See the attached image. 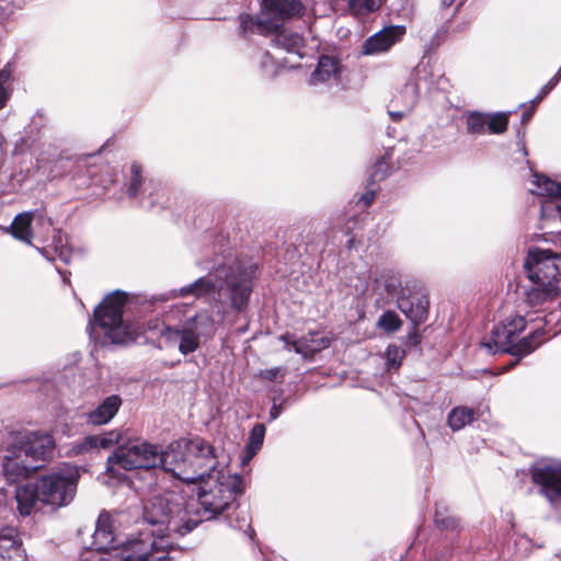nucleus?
Masks as SVG:
<instances>
[{
    "mask_svg": "<svg viewBox=\"0 0 561 561\" xmlns=\"http://www.w3.org/2000/svg\"><path fill=\"white\" fill-rule=\"evenodd\" d=\"M117 445L106 459V471H114V466L124 470L160 468L172 474L175 479L188 478L185 473L192 468H201V465L209 466L213 461L208 440L204 437L183 436L172 440L163 448L141 438L128 439L123 443L122 434L110 431L103 434L87 435L75 442L71 451L73 455L108 449Z\"/></svg>",
    "mask_w": 561,
    "mask_h": 561,
    "instance_id": "obj_1",
    "label": "nucleus"
},
{
    "mask_svg": "<svg viewBox=\"0 0 561 561\" xmlns=\"http://www.w3.org/2000/svg\"><path fill=\"white\" fill-rule=\"evenodd\" d=\"M187 510V503L175 493L150 497L142 507L146 527L126 540L115 556L119 561H168L170 533L184 536L197 527L198 519L191 517Z\"/></svg>",
    "mask_w": 561,
    "mask_h": 561,
    "instance_id": "obj_2",
    "label": "nucleus"
},
{
    "mask_svg": "<svg viewBox=\"0 0 561 561\" xmlns=\"http://www.w3.org/2000/svg\"><path fill=\"white\" fill-rule=\"evenodd\" d=\"M213 461L209 466L201 465V468H192L185 474L194 479H180L187 484H197V500L181 495L187 503L191 517L198 519L197 526L203 520L216 519L232 507L237 499L244 493V479L239 473H230L225 468H218V459L215 447L208 442ZM169 493H174L170 491Z\"/></svg>",
    "mask_w": 561,
    "mask_h": 561,
    "instance_id": "obj_3",
    "label": "nucleus"
},
{
    "mask_svg": "<svg viewBox=\"0 0 561 561\" xmlns=\"http://www.w3.org/2000/svg\"><path fill=\"white\" fill-rule=\"evenodd\" d=\"M257 270L259 267L254 263L238 262L217 271V275L224 274L221 284H218L210 275L201 276L188 285L173 289L171 297L185 298L192 296L195 299H202L213 296L216 291H222L229 298L231 310L243 313L249 308Z\"/></svg>",
    "mask_w": 561,
    "mask_h": 561,
    "instance_id": "obj_4",
    "label": "nucleus"
},
{
    "mask_svg": "<svg viewBox=\"0 0 561 561\" xmlns=\"http://www.w3.org/2000/svg\"><path fill=\"white\" fill-rule=\"evenodd\" d=\"M56 449L54 437L41 431L20 435L7 449L2 459V472L10 482L25 479L53 459Z\"/></svg>",
    "mask_w": 561,
    "mask_h": 561,
    "instance_id": "obj_5",
    "label": "nucleus"
},
{
    "mask_svg": "<svg viewBox=\"0 0 561 561\" xmlns=\"http://www.w3.org/2000/svg\"><path fill=\"white\" fill-rule=\"evenodd\" d=\"M139 298L116 289L108 294L93 310L89 327L94 324L104 330L105 340L112 344L125 345L136 340V332L123 319L125 308H129Z\"/></svg>",
    "mask_w": 561,
    "mask_h": 561,
    "instance_id": "obj_6",
    "label": "nucleus"
},
{
    "mask_svg": "<svg viewBox=\"0 0 561 561\" xmlns=\"http://www.w3.org/2000/svg\"><path fill=\"white\" fill-rule=\"evenodd\" d=\"M78 467L59 469L39 478L42 504L53 511L70 505L78 491L80 479Z\"/></svg>",
    "mask_w": 561,
    "mask_h": 561,
    "instance_id": "obj_7",
    "label": "nucleus"
},
{
    "mask_svg": "<svg viewBox=\"0 0 561 561\" xmlns=\"http://www.w3.org/2000/svg\"><path fill=\"white\" fill-rule=\"evenodd\" d=\"M124 187L128 199L144 209L150 210L165 206L167 198L163 187L160 183L147 179L144 175L142 165L138 162L130 164Z\"/></svg>",
    "mask_w": 561,
    "mask_h": 561,
    "instance_id": "obj_8",
    "label": "nucleus"
},
{
    "mask_svg": "<svg viewBox=\"0 0 561 561\" xmlns=\"http://www.w3.org/2000/svg\"><path fill=\"white\" fill-rule=\"evenodd\" d=\"M543 334V328H539L515 341L507 329L502 323H497L493 325L489 340L483 341L481 345L493 355L510 354L512 356L525 357L540 346V339Z\"/></svg>",
    "mask_w": 561,
    "mask_h": 561,
    "instance_id": "obj_9",
    "label": "nucleus"
},
{
    "mask_svg": "<svg viewBox=\"0 0 561 561\" xmlns=\"http://www.w3.org/2000/svg\"><path fill=\"white\" fill-rule=\"evenodd\" d=\"M524 267L530 283H540L541 286L561 285L560 268L551 250H530Z\"/></svg>",
    "mask_w": 561,
    "mask_h": 561,
    "instance_id": "obj_10",
    "label": "nucleus"
},
{
    "mask_svg": "<svg viewBox=\"0 0 561 561\" xmlns=\"http://www.w3.org/2000/svg\"><path fill=\"white\" fill-rule=\"evenodd\" d=\"M531 480L552 504H561V462H537L530 468Z\"/></svg>",
    "mask_w": 561,
    "mask_h": 561,
    "instance_id": "obj_11",
    "label": "nucleus"
},
{
    "mask_svg": "<svg viewBox=\"0 0 561 561\" xmlns=\"http://www.w3.org/2000/svg\"><path fill=\"white\" fill-rule=\"evenodd\" d=\"M304 11L301 0H263L262 13L272 33L278 31L285 21L302 15Z\"/></svg>",
    "mask_w": 561,
    "mask_h": 561,
    "instance_id": "obj_12",
    "label": "nucleus"
},
{
    "mask_svg": "<svg viewBox=\"0 0 561 561\" xmlns=\"http://www.w3.org/2000/svg\"><path fill=\"white\" fill-rule=\"evenodd\" d=\"M159 334L169 345L178 343V350L183 356L193 354L201 347V337L184 322L182 325L162 323Z\"/></svg>",
    "mask_w": 561,
    "mask_h": 561,
    "instance_id": "obj_13",
    "label": "nucleus"
},
{
    "mask_svg": "<svg viewBox=\"0 0 561 561\" xmlns=\"http://www.w3.org/2000/svg\"><path fill=\"white\" fill-rule=\"evenodd\" d=\"M405 34V26L390 25L366 38L362 45L363 55H375L387 51Z\"/></svg>",
    "mask_w": 561,
    "mask_h": 561,
    "instance_id": "obj_14",
    "label": "nucleus"
},
{
    "mask_svg": "<svg viewBox=\"0 0 561 561\" xmlns=\"http://www.w3.org/2000/svg\"><path fill=\"white\" fill-rule=\"evenodd\" d=\"M124 543L126 541H118L113 534L111 516L105 512L101 513L92 535L91 548L98 552L121 551Z\"/></svg>",
    "mask_w": 561,
    "mask_h": 561,
    "instance_id": "obj_15",
    "label": "nucleus"
},
{
    "mask_svg": "<svg viewBox=\"0 0 561 561\" xmlns=\"http://www.w3.org/2000/svg\"><path fill=\"white\" fill-rule=\"evenodd\" d=\"M397 306L411 324L420 325L428 317L430 301L426 295H412L409 290L405 295L398 296Z\"/></svg>",
    "mask_w": 561,
    "mask_h": 561,
    "instance_id": "obj_16",
    "label": "nucleus"
},
{
    "mask_svg": "<svg viewBox=\"0 0 561 561\" xmlns=\"http://www.w3.org/2000/svg\"><path fill=\"white\" fill-rule=\"evenodd\" d=\"M16 508L21 516H30L38 502L42 503V490L39 479L35 482H26L15 488Z\"/></svg>",
    "mask_w": 561,
    "mask_h": 561,
    "instance_id": "obj_17",
    "label": "nucleus"
},
{
    "mask_svg": "<svg viewBox=\"0 0 561 561\" xmlns=\"http://www.w3.org/2000/svg\"><path fill=\"white\" fill-rule=\"evenodd\" d=\"M377 288H382L389 296L405 295L409 289L402 286V275L396 268H383L375 277Z\"/></svg>",
    "mask_w": 561,
    "mask_h": 561,
    "instance_id": "obj_18",
    "label": "nucleus"
},
{
    "mask_svg": "<svg viewBox=\"0 0 561 561\" xmlns=\"http://www.w3.org/2000/svg\"><path fill=\"white\" fill-rule=\"evenodd\" d=\"M121 405V397L111 394L88 414V422L93 425L107 424L116 415Z\"/></svg>",
    "mask_w": 561,
    "mask_h": 561,
    "instance_id": "obj_19",
    "label": "nucleus"
},
{
    "mask_svg": "<svg viewBox=\"0 0 561 561\" xmlns=\"http://www.w3.org/2000/svg\"><path fill=\"white\" fill-rule=\"evenodd\" d=\"M341 71L340 61L331 56L322 55L319 57L314 70L309 78L310 85H318L327 82L331 77H337Z\"/></svg>",
    "mask_w": 561,
    "mask_h": 561,
    "instance_id": "obj_20",
    "label": "nucleus"
},
{
    "mask_svg": "<svg viewBox=\"0 0 561 561\" xmlns=\"http://www.w3.org/2000/svg\"><path fill=\"white\" fill-rule=\"evenodd\" d=\"M561 296V285L541 286L540 283H531L525 290V302L529 307H538Z\"/></svg>",
    "mask_w": 561,
    "mask_h": 561,
    "instance_id": "obj_21",
    "label": "nucleus"
},
{
    "mask_svg": "<svg viewBox=\"0 0 561 561\" xmlns=\"http://www.w3.org/2000/svg\"><path fill=\"white\" fill-rule=\"evenodd\" d=\"M33 211H25L18 214L12 224L5 228V231H9L11 236L26 244H32V219H33Z\"/></svg>",
    "mask_w": 561,
    "mask_h": 561,
    "instance_id": "obj_22",
    "label": "nucleus"
},
{
    "mask_svg": "<svg viewBox=\"0 0 561 561\" xmlns=\"http://www.w3.org/2000/svg\"><path fill=\"white\" fill-rule=\"evenodd\" d=\"M186 323L192 330L202 337H209L215 330V319L207 310H201L194 316L185 319Z\"/></svg>",
    "mask_w": 561,
    "mask_h": 561,
    "instance_id": "obj_23",
    "label": "nucleus"
},
{
    "mask_svg": "<svg viewBox=\"0 0 561 561\" xmlns=\"http://www.w3.org/2000/svg\"><path fill=\"white\" fill-rule=\"evenodd\" d=\"M473 420V409L466 405L455 407L447 414V425L453 432L462 430L466 425L472 423Z\"/></svg>",
    "mask_w": 561,
    "mask_h": 561,
    "instance_id": "obj_24",
    "label": "nucleus"
},
{
    "mask_svg": "<svg viewBox=\"0 0 561 561\" xmlns=\"http://www.w3.org/2000/svg\"><path fill=\"white\" fill-rule=\"evenodd\" d=\"M249 33H259L263 35L272 33L267 25L266 16H264L262 12L255 18L249 14L240 16V34L242 36H247Z\"/></svg>",
    "mask_w": 561,
    "mask_h": 561,
    "instance_id": "obj_25",
    "label": "nucleus"
},
{
    "mask_svg": "<svg viewBox=\"0 0 561 561\" xmlns=\"http://www.w3.org/2000/svg\"><path fill=\"white\" fill-rule=\"evenodd\" d=\"M275 35L272 39V44L277 47L284 49L289 54H299V49L302 44V37L295 32H274Z\"/></svg>",
    "mask_w": 561,
    "mask_h": 561,
    "instance_id": "obj_26",
    "label": "nucleus"
},
{
    "mask_svg": "<svg viewBox=\"0 0 561 561\" xmlns=\"http://www.w3.org/2000/svg\"><path fill=\"white\" fill-rule=\"evenodd\" d=\"M461 119L465 122L468 135L481 136L486 131V113L480 111H467L462 114Z\"/></svg>",
    "mask_w": 561,
    "mask_h": 561,
    "instance_id": "obj_27",
    "label": "nucleus"
},
{
    "mask_svg": "<svg viewBox=\"0 0 561 561\" xmlns=\"http://www.w3.org/2000/svg\"><path fill=\"white\" fill-rule=\"evenodd\" d=\"M266 427L263 423H256L250 431L245 445V458L252 459L262 448L265 438Z\"/></svg>",
    "mask_w": 561,
    "mask_h": 561,
    "instance_id": "obj_28",
    "label": "nucleus"
},
{
    "mask_svg": "<svg viewBox=\"0 0 561 561\" xmlns=\"http://www.w3.org/2000/svg\"><path fill=\"white\" fill-rule=\"evenodd\" d=\"M533 184L537 187V193L546 195L549 198L561 197V183L552 181L545 174L534 173Z\"/></svg>",
    "mask_w": 561,
    "mask_h": 561,
    "instance_id": "obj_29",
    "label": "nucleus"
},
{
    "mask_svg": "<svg viewBox=\"0 0 561 561\" xmlns=\"http://www.w3.org/2000/svg\"><path fill=\"white\" fill-rule=\"evenodd\" d=\"M434 523L442 530H455L459 526V519L451 515L443 502L435 504Z\"/></svg>",
    "mask_w": 561,
    "mask_h": 561,
    "instance_id": "obj_30",
    "label": "nucleus"
},
{
    "mask_svg": "<svg viewBox=\"0 0 561 561\" xmlns=\"http://www.w3.org/2000/svg\"><path fill=\"white\" fill-rule=\"evenodd\" d=\"M390 153L387 150L383 156L379 157L374 165L370 168L369 175H368V186H374L381 181H383L388 174H389V160H390Z\"/></svg>",
    "mask_w": 561,
    "mask_h": 561,
    "instance_id": "obj_31",
    "label": "nucleus"
},
{
    "mask_svg": "<svg viewBox=\"0 0 561 561\" xmlns=\"http://www.w3.org/2000/svg\"><path fill=\"white\" fill-rule=\"evenodd\" d=\"M511 112L486 113V130L490 134L500 135L506 131Z\"/></svg>",
    "mask_w": 561,
    "mask_h": 561,
    "instance_id": "obj_32",
    "label": "nucleus"
},
{
    "mask_svg": "<svg viewBox=\"0 0 561 561\" xmlns=\"http://www.w3.org/2000/svg\"><path fill=\"white\" fill-rule=\"evenodd\" d=\"M553 218L557 222V230H561V197L548 198L541 204V220Z\"/></svg>",
    "mask_w": 561,
    "mask_h": 561,
    "instance_id": "obj_33",
    "label": "nucleus"
},
{
    "mask_svg": "<svg viewBox=\"0 0 561 561\" xmlns=\"http://www.w3.org/2000/svg\"><path fill=\"white\" fill-rule=\"evenodd\" d=\"M383 356L387 371H397L402 365L405 351L399 345L389 344Z\"/></svg>",
    "mask_w": 561,
    "mask_h": 561,
    "instance_id": "obj_34",
    "label": "nucleus"
},
{
    "mask_svg": "<svg viewBox=\"0 0 561 561\" xmlns=\"http://www.w3.org/2000/svg\"><path fill=\"white\" fill-rule=\"evenodd\" d=\"M377 328L386 333H394L402 327V320L393 310H385L377 320Z\"/></svg>",
    "mask_w": 561,
    "mask_h": 561,
    "instance_id": "obj_35",
    "label": "nucleus"
},
{
    "mask_svg": "<svg viewBox=\"0 0 561 561\" xmlns=\"http://www.w3.org/2000/svg\"><path fill=\"white\" fill-rule=\"evenodd\" d=\"M261 75L267 79H274L278 76L282 68L280 64L268 53L263 51L259 58Z\"/></svg>",
    "mask_w": 561,
    "mask_h": 561,
    "instance_id": "obj_36",
    "label": "nucleus"
},
{
    "mask_svg": "<svg viewBox=\"0 0 561 561\" xmlns=\"http://www.w3.org/2000/svg\"><path fill=\"white\" fill-rule=\"evenodd\" d=\"M13 78V70L10 64H7L1 70H0V110H2L9 98H10V91L8 89V84L12 81Z\"/></svg>",
    "mask_w": 561,
    "mask_h": 561,
    "instance_id": "obj_37",
    "label": "nucleus"
},
{
    "mask_svg": "<svg viewBox=\"0 0 561 561\" xmlns=\"http://www.w3.org/2000/svg\"><path fill=\"white\" fill-rule=\"evenodd\" d=\"M350 10L356 15H366L379 8L378 0H348Z\"/></svg>",
    "mask_w": 561,
    "mask_h": 561,
    "instance_id": "obj_38",
    "label": "nucleus"
},
{
    "mask_svg": "<svg viewBox=\"0 0 561 561\" xmlns=\"http://www.w3.org/2000/svg\"><path fill=\"white\" fill-rule=\"evenodd\" d=\"M561 80V65L558 71L554 73V76L539 90L538 94L529 100V103L533 104V106H537L543 98H546L559 83Z\"/></svg>",
    "mask_w": 561,
    "mask_h": 561,
    "instance_id": "obj_39",
    "label": "nucleus"
},
{
    "mask_svg": "<svg viewBox=\"0 0 561 561\" xmlns=\"http://www.w3.org/2000/svg\"><path fill=\"white\" fill-rule=\"evenodd\" d=\"M502 324L507 329L515 341L518 340V335L526 329V320L522 316H515L507 319L506 322Z\"/></svg>",
    "mask_w": 561,
    "mask_h": 561,
    "instance_id": "obj_40",
    "label": "nucleus"
},
{
    "mask_svg": "<svg viewBox=\"0 0 561 561\" xmlns=\"http://www.w3.org/2000/svg\"><path fill=\"white\" fill-rule=\"evenodd\" d=\"M419 327L420 325H414V324L411 325V328L405 336V342H404V344L408 347H417L420 345L421 335L419 332Z\"/></svg>",
    "mask_w": 561,
    "mask_h": 561,
    "instance_id": "obj_41",
    "label": "nucleus"
},
{
    "mask_svg": "<svg viewBox=\"0 0 561 561\" xmlns=\"http://www.w3.org/2000/svg\"><path fill=\"white\" fill-rule=\"evenodd\" d=\"M293 351L296 354H300L302 356H307L308 354L314 352V348H310L308 345V340L306 337L300 340H295L291 342Z\"/></svg>",
    "mask_w": 561,
    "mask_h": 561,
    "instance_id": "obj_42",
    "label": "nucleus"
},
{
    "mask_svg": "<svg viewBox=\"0 0 561 561\" xmlns=\"http://www.w3.org/2000/svg\"><path fill=\"white\" fill-rule=\"evenodd\" d=\"M447 32H448L447 25H442L439 28H437L431 38V43H430L431 47H438L442 44V42L444 41V37L447 34Z\"/></svg>",
    "mask_w": 561,
    "mask_h": 561,
    "instance_id": "obj_43",
    "label": "nucleus"
},
{
    "mask_svg": "<svg viewBox=\"0 0 561 561\" xmlns=\"http://www.w3.org/2000/svg\"><path fill=\"white\" fill-rule=\"evenodd\" d=\"M284 403H285L284 399L278 403L276 402L275 398L273 399V404L270 409V414H268V422H273L280 416V414L283 413Z\"/></svg>",
    "mask_w": 561,
    "mask_h": 561,
    "instance_id": "obj_44",
    "label": "nucleus"
},
{
    "mask_svg": "<svg viewBox=\"0 0 561 561\" xmlns=\"http://www.w3.org/2000/svg\"><path fill=\"white\" fill-rule=\"evenodd\" d=\"M228 518H229L230 525L236 527V528L241 529L244 526L250 527V519H249V512L248 511H243V512H241V515L237 516V518H236L237 519V524L236 525L232 524L230 516H228Z\"/></svg>",
    "mask_w": 561,
    "mask_h": 561,
    "instance_id": "obj_45",
    "label": "nucleus"
},
{
    "mask_svg": "<svg viewBox=\"0 0 561 561\" xmlns=\"http://www.w3.org/2000/svg\"><path fill=\"white\" fill-rule=\"evenodd\" d=\"M376 197V190L368 188L360 197L359 203H362L364 206H369Z\"/></svg>",
    "mask_w": 561,
    "mask_h": 561,
    "instance_id": "obj_46",
    "label": "nucleus"
},
{
    "mask_svg": "<svg viewBox=\"0 0 561 561\" xmlns=\"http://www.w3.org/2000/svg\"><path fill=\"white\" fill-rule=\"evenodd\" d=\"M542 229H546L549 233H559L561 230H557V222L553 218H550L549 220L545 221L542 220Z\"/></svg>",
    "mask_w": 561,
    "mask_h": 561,
    "instance_id": "obj_47",
    "label": "nucleus"
},
{
    "mask_svg": "<svg viewBox=\"0 0 561 561\" xmlns=\"http://www.w3.org/2000/svg\"><path fill=\"white\" fill-rule=\"evenodd\" d=\"M279 373V369L277 367H274V368H270V369H266L264 371V378L270 380V381H273L276 379L277 375Z\"/></svg>",
    "mask_w": 561,
    "mask_h": 561,
    "instance_id": "obj_48",
    "label": "nucleus"
},
{
    "mask_svg": "<svg viewBox=\"0 0 561 561\" xmlns=\"http://www.w3.org/2000/svg\"><path fill=\"white\" fill-rule=\"evenodd\" d=\"M525 131L517 128V138L519 139L518 145L520 146V151L524 156H527L526 145L524 142Z\"/></svg>",
    "mask_w": 561,
    "mask_h": 561,
    "instance_id": "obj_49",
    "label": "nucleus"
},
{
    "mask_svg": "<svg viewBox=\"0 0 561 561\" xmlns=\"http://www.w3.org/2000/svg\"><path fill=\"white\" fill-rule=\"evenodd\" d=\"M535 107H536V106H533V105H531V108H529V110H527V111H524V112H523L522 117H520V123H522V124H527V123L530 121V118H531V117H533V115H534V108H535Z\"/></svg>",
    "mask_w": 561,
    "mask_h": 561,
    "instance_id": "obj_50",
    "label": "nucleus"
},
{
    "mask_svg": "<svg viewBox=\"0 0 561 561\" xmlns=\"http://www.w3.org/2000/svg\"><path fill=\"white\" fill-rule=\"evenodd\" d=\"M514 357H515V359L512 360L507 366H505L504 371H507V370L512 369L513 367H515L519 363V360L523 358L519 356H514Z\"/></svg>",
    "mask_w": 561,
    "mask_h": 561,
    "instance_id": "obj_51",
    "label": "nucleus"
},
{
    "mask_svg": "<svg viewBox=\"0 0 561 561\" xmlns=\"http://www.w3.org/2000/svg\"><path fill=\"white\" fill-rule=\"evenodd\" d=\"M389 115L393 121H399L403 117L402 112H389Z\"/></svg>",
    "mask_w": 561,
    "mask_h": 561,
    "instance_id": "obj_52",
    "label": "nucleus"
},
{
    "mask_svg": "<svg viewBox=\"0 0 561 561\" xmlns=\"http://www.w3.org/2000/svg\"><path fill=\"white\" fill-rule=\"evenodd\" d=\"M454 2H455V0H442V5H443V7H445V8H448V7H450Z\"/></svg>",
    "mask_w": 561,
    "mask_h": 561,
    "instance_id": "obj_53",
    "label": "nucleus"
},
{
    "mask_svg": "<svg viewBox=\"0 0 561 561\" xmlns=\"http://www.w3.org/2000/svg\"><path fill=\"white\" fill-rule=\"evenodd\" d=\"M280 340L286 343V346L289 344V336L287 334L286 335H282Z\"/></svg>",
    "mask_w": 561,
    "mask_h": 561,
    "instance_id": "obj_54",
    "label": "nucleus"
},
{
    "mask_svg": "<svg viewBox=\"0 0 561 561\" xmlns=\"http://www.w3.org/2000/svg\"><path fill=\"white\" fill-rule=\"evenodd\" d=\"M353 238L348 239L347 240V247L351 249L352 248V244H353Z\"/></svg>",
    "mask_w": 561,
    "mask_h": 561,
    "instance_id": "obj_55",
    "label": "nucleus"
},
{
    "mask_svg": "<svg viewBox=\"0 0 561 561\" xmlns=\"http://www.w3.org/2000/svg\"><path fill=\"white\" fill-rule=\"evenodd\" d=\"M463 28H465V25H458V26L456 27V30H457V31H462Z\"/></svg>",
    "mask_w": 561,
    "mask_h": 561,
    "instance_id": "obj_56",
    "label": "nucleus"
},
{
    "mask_svg": "<svg viewBox=\"0 0 561 561\" xmlns=\"http://www.w3.org/2000/svg\"><path fill=\"white\" fill-rule=\"evenodd\" d=\"M328 345H329V343H328V342H324V341L322 340V347H323V348H324V347H328Z\"/></svg>",
    "mask_w": 561,
    "mask_h": 561,
    "instance_id": "obj_57",
    "label": "nucleus"
}]
</instances>
